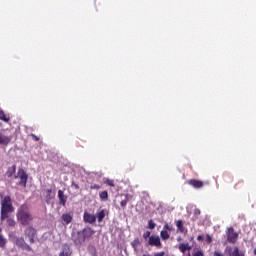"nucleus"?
<instances>
[{
    "instance_id": "c85d7f7f",
    "label": "nucleus",
    "mask_w": 256,
    "mask_h": 256,
    "mask_svg": "<svg viewBox=\"0 0 256 256\" xmlns=\"http://www.w3.org/2000/svg\"><path fill=\"white\" fill-rule=\"evenodd\" d=\"M149 237H151V232H150V231H146V232L143 234V238H144V239H149Z\"/></svg>"
},
{
    "instance_id": "393cba45",
    "label": "nucleus",
    "mask_w": 256,
    "mask_h": 256,
    "mask_svg": "<svg viewBox=\"0 0 256 256\" xmlns=\"http://www.w3.org/2000/svg\"><path fill=\"white\" fill-rule=\"evenodd\" d=\"M46 193H47V196H46L47 199H53V197H55V194H53V190L51 189H47Z\"/></svg>"
},
{
    "instance_id": "ddd939ff",
    "label": "nucleus",
    "mask_w": 256,
    "mask_h": 256,
    "mask_svg": "<svg viewBox=\"0 0 256 256\" xmlns=\"http://www.w3.org/2000/svg\"><path fill=\"white\" fill-rule=\"evenodd\" d=\"M58 198L60 201V205H65V203H67V197L65 196L62 190L58 191Z\"/></svg>"
},
{
    "instance_id": "c756f323",
    "label": "nucleus",
    "mask_w": 256,
    "mask_h": 256,
    "mask_svg": "<svg viewBox=\"0 0 256 256\" xmlns=\"http://www.w3.org/2000/svg\"><path fill=\"white\" fill-rule=\"evenodd\" d=\"M192 256H203V252L201 250L195 252Z\"/></svg>"
},
{
    "instance_id": "412c9836",
    "label": "nucleus",
    "mask_w": 256,
    "mask_h": 256,
    "mask_svg": "<svg viewBox=\"0 0 256 256\" xmlns=\"http://www.w3.org/2000/svg\"><path fill=\"white\" fill-rule=\"evenodd\" d=\"M160 237H162L164 241H167V239H169V232H167V230H162L160 232Z\"/></svg>"
},
{
    "instance_id": "2eb2a0df",
    "label": "nucleus",
    "mask_w": 256,
    "mask_h": 256,
    "mask_svg": "<svg viewBox=\"0 0 256 256\" xmlns=\"http://www.w3.org/2000/svg\"><path fill=\"white\" fill-rule=\"evenodd\" d=\"M62 221H64V223L66 225H69V223H71V221H73V216H71V214H63Z\"/></svg>"
},
{
    "instance_id": "f8f14e48",
    "label": "nucleus",
    "mask_w": 256,
    "mask_h": 256,
    "mask_svg": "<svg viewBox=\"0 0 256 256\" xmlns=\"http://www.w3.org/2000/svg\"><path fill=\"white\" fill-rule=\"evenodd\" d=\"M178 249L181 253H185L186 251H191L192 247L189 243H182L178 246Z\"/></svg>"
},
{
    "instance_id": "f257e3e1",
    "label": "nucleus",
    "mask_w": 256,
    "mask_h": 256,
    "mask_svg": "<svg viewBox=\"0 0 256 256\" xmlns=\"http://www.w3.org/2000/svg\"><path fill=\"white\" fill-rule=\"evenodd\" d=\"M17 221L20 225L27 227V225H31V221H33V214L29 210V206L27 204H22L17 211Z\"/></svg>"
},
{
    "instance_id": "58836bf2",
    "label": "nucleus",
    "mask_w": 256,
    "mask_h": 256,
    "mask_svg": "<svg viewBox=\"0 0 256 256\" xmlns=\"http://www.w3.org/2000/svg\"><path fill=\"white\" fill-rule=\"evenodd\" d=\"M92 189H99V186H97V185L92 186Z\"/></svg>"
},
{
    "instance_id": "f704fd0d",
    "label": "nucleus",
    "mask_w": 256,
    "mask_h": 256,
    "mask_svg": "<svg viewBox=\"0 0 256 256\" xmlns=\"http://www.w3.org/2000/svg\"><path fill=\"white\" fill-rule=\"evenodd\" d=\"M167 230H171V228H169V225L165 224V225H164V230H163V231H167Z\"/></svg>"
},
{
    "instance_id": "f03ea898",
    "label": "nucleus",
    "mask_w": 256,
    "mask_h": 256,
    "mask_svg": "<svg viewBox=\"0 0 256 256\" xmlns=\"http://www.w3.org/2000/svg\"><path fill=\"white\" fill-rule=\"evenodd\" d=\"M0 205H1V220L5 221L9 213H13L15 208L13 207V202L11 201L10 196H4L3 193H0Z\"/></svg>"
},
{
    "instance_id": "ea45409f",
    "label": "nucleus",
    "mask_w": 256,
    "mask_h": 256,
    "mask_svg": "<svg viewBox=\"0 0 256 256\" xmlns=\"http://www.w3.org/2000/svg\"><path fill=\"white\" fill-rule=\"evenodd\" d=\"M253 253H254V255H256V248L254 249Z\"/></svg>"
},
{
    "instance_id": "a211bd4d",
    "label": "nucleus",
    "mask_w": 256,
    "mask_h": 256,
    "mask_svg": "<svg viewBox=\"0 0 256 256\" xmlns=\"http://www.w3.org/2000/svg\"><path fill=\"white\" fill-rule=\"evenodd\" d=\"M96 219H97L98 223H101V221H103V219H105V210H100L96 214Z\"/></svg>"
},
{
    "instance_id": "5701e85b",
    "label": "nucleus",
    "mask_w": 256,
    "mask_h": 256,
    "mask_svg": "<svg viewBox=\"0 0 256 256\" xmlns=\"http://www.w3.org/2000/svg\"><path fill=\"white\" fill-rule=\"evenodd\" d=\"M7 225L8 227H15L16 225L15 219L9 218V216H7Z\"/></svg>"
},
{
    "instance_id": "f3484780",
    "label": "nucleus",
    "mask_w": 256,
    "mask_h": 256,
    "mask_svg": "<svg viewBox=\"0 0 256 256\" xmlns=\"http://www.w3.org/2000/svg\"><path fill=\"white\" fill-rule=\"evenodd\" d=\"M16 166L13 165L11 167L8 168L7 172H6V177H13V175H15V171H16Z\"/></svg>"
},
{
    "instance_id": "bb28decb",
    "label": "nucleus",
    "mask_w": 256,
    "mask_h": 256,
    "mask_svg": "<svg viewBox=\"0 0 256 256\" xmlns=\"http://www.w3.org/2000/svg\"><path fill=\"white\" fill-rule=\"evenodd\" d=\"M143 256H165V252H158V253H155L154 255L143 254Z\"/></svg>"
},
{
    "instance_id": "4c0bfd02",
    "label": "nucleus",
    "mask_w": 256,
    "mask_h": 256,
    "mask_svg": "<svg viewBox=\"0 0 256 256\" xmlns=\"http://www.w3.org/2000/svg\"><path fill=\"white\" fill-rule=\"evenodd\" d=\"M202 239H203V236H198V237H197V240H198V241H201Z\"/></svg>"
},
{
    "instance_id": "1a4fd4ad",
    "label": "nucleus",
    "mask_w": 256,
    "mask_h": 256,
    "mask_svg": "<svg viewBox=\"0 0 256 256\" xmlns=\"http://www.w3.org/2000/svg\"><path fill=\"white\" fill-rule=\"evenodd\" d=\"M83 220L84 223L93 224L95 223V221H97V216H95L94 214H89L88 212H84Z\"/></svg>"
},
{
    "instance_id": "c9c22d12",
    "label": "nucleus",
    "mask_w": 256,
    "mask_h": 256,
    "mask_svg": "<svg viewBox=\"0 0 256 256\" xmlns=\"http://www.w3.org/2000/svg\"><path fill=\"white\" fill-rule=\"evenodd\" d=\"M214 256H221V253L215 251V252H214Z\"/></svg>"
},
{
    "instance_id": "e433bc0d",
    "label": "nucleus",
    "mask_w": 256,
    "mask_h": 256,
    "mask_svg": "<svg viewBox=\"0 0 256 256\" xmlns=\"http://www.w3.org/2000/svg\"><path fill=\"white\" fill-rule=\"evenodd\" d=\"M32 137H34L35 141L39 140V137L35 136L34 134H32Z\"/></svg>"
},
{
    "instance_id": "4468645a",
    "label": "nucleus",
    "mask_w": 256,
    "mask_h": 256,
    "mask_svg": "<svg viewBox=\"0 0 256 256\" xmlns=\"http://www.w3.org/2000/svg\"><path fill=\"white\" fill-rule=\"evenodd\" d=\"M189 184L195 189H201V187H203V183L199 180H190Z\"/></svg>"
},
{
    "instance_id": "4be33fe9",
    "label": "nucleus",
    "mask_w": 256,
    "mask_h": 256,
    "mask_svg": "<svg viewBox=\"0 0 256 256\" xmlns=\"http://www.w3.org/2000/svg\"><path fill=\"white\" fill-rule=\"evenodd\" d=\"M0 119L1 121H5V123H9V118H7V115H5V112H3V110H0Z\"/></svg>"
},
{
    "instance_id": "0eeeda50",
    "label": "nucleus",
    "mask_w": 256,
    "mask_h": 256,
    "mask_svg": "<svg viewBox=\"0 0 256 256\" xmlns=\"http://www.w3.org/2000/svg\"><path fill=\"white\" fill-rule=\"evenodd\" d=\"M226 251L230 256H245V252L239 250L237 247H234L233 249H231V247H227Z\"/></svg>"
},
{
    "instance_id": "39448f33",
    "label": "nucleus",
    "mask_w": 256,
    "mask_h": 256,
    "mask_svg": "<svg viewBox=\"0 0 256 256\" xmlns=\"http://www.w3.org/2000/svg\"><path fill=\"white\" fill-rule=\"evenodd\" d=\"M92 235H95V231L91 228H85L82 231V237L80 238V240H75V243L77 245L83 243V241H85V239H89V237H92Z\"/></svg>"
},
{
    "instance_id": "20e7f679",
    "label": "nucleus",
    "mask_w": 256,
    "mask_h": 256,
    "mask_svg": "<svg viewBox=\"0 0 256 256\" xmlns=\"http://www.w3.org/2000/svg\"><path fill=\"white\" fill-rule=\"evenodd\" d=\"M24 235L26 239H29L30 243H35V235H37V230L32 226L26 227L24 230Z\"/></svg>"
},
{
    "instance_id": "dca6fc26",
    "label": "nucleus",
    "mask_w": 256,
    "mask_h": 256,
    "mask_svg": "<svg viewBox=\"0 0 256 256\" xmlns=\"http://www.w3.org/2000/svg\"><path fill=\"white\" fill-rule=\"evenodd\" d=\"M9 137L3 135V134H0V145H9Z\"/></svg>"
},
{
    "instance_id": "a878e982",
    "label": "nucleus",
    "mask_w": 256,
    "mask_h": 256,
    "mask_svg": "<svg viewBox=\"0 0 256 256\" xmlns=\"http://www.w3.org/2000/svg\"><path fill=\"white\" fill-rule=\"evenodd\" d=\"M154 227H156L155 222H153V220H149L148 221V229H153Z\"/></svg>"
},
{
    "instance_id": "2f4dec72",
    "label": "nucleus",
    "mask_w": 256,
    "mask_h": 256,
    "mask_svg": "<svg viewBox=\"0 0 256 256\" xmlns=\"http://www.w3.org/2000/svg\"><path fill=\"white\" fill-rule=\"evenodd\" d=\"M206 241H207V243H211V241H212L211 236L207 235L206 236Z\"/></svg>"
},
{
    "instance_id": "9b49d317",
    "label": "nucleus",
    "mask_w": 256,
    "mask_h": 256,
    "mask_svg": "<svg viewBox=\"0 0 256 256\" xmlns=\"http://www.w3.org/2000/svg\"><path fill=\"white\" fill-rule=\"evenodd\" d=\"M59 256H71V247H69L67 244H64Z\"/></svg>"
},
{
    "instance_id": "6e6552de",
    "label": "nucleus",
    "mask_w": 256,
    "mask_h": 256,
    "mask_svg": "<svg viewBox=\"0 0 256 256\" xmlns=\"http://www.w3.org/2000/svg\"><path fill=\"white\" fill-rule=\"evenodd\" d=\"M16 245L18 247H21L22 249H25L26 251H31V246H29L23 237L16 238Z\"/></svg>"
},
{
    "instance_id": "b1692460",
    "label": "nucleus",
    "mask_w": 256,
    "mask_h": 256,
    "mask_svg": "<svg viewBox=\"0 0 256 256\" xmlns=\"http://www.w3.org/2000/svg\"><path fill=\"white\" fill-rule=\"evenodd\" d=\"M108 197H109V194L107 193V191H103L100 193L101 201H107Z\"/></svg>"
},
{
    "instance_id": "aec40b11",
    "label": "nucleus",
    "mask_w": 256,
    "mask_h": 256,
    "mask_svg": "<svg viewBox=\"0 0 256 256\" xmlns=\"http://www.w3.org/2000/svg\"><path fill=\"white\" fill-rule=\"evenodd\" d=\"M1 231H3V230L0 228V247H5V245L7 243V239H5V236H3Z\"/></svg>"
},
{
    "instance_id": "473e14b6",
    "label": "nucleus",
    "mask_w": 256,
    "mask_h": 256,
    "mask_svg": "<svg viewBox=\"0 0 256 256\" xmlns=\"http://www.w3.org/2000/svg\"><path fill=\"white\" fill-rule=\"evenodd\" d=\"M138 243H139V240H134V241L132 242V247H135Z\"/></svg>"
},
{
    "instance_id": "72a5a7b5",
    "label": "nucleus",
    "mask_w": 256,
    "mask_h": 256,
    "mask_svg": "<svg viewBox=\"0 0 256 256\" xmlns=\"http://www.w3.org/2000/svg\"><path fill=\"white\" fill-rule=\"evenodd\" d=\"M194 213H195V215H200V214H201V211H200L199 209H195V210H194Z\"/></svg>"
},
{
    "instance_id": "9d476101",
    "label": "nucleus",
    "mask_w": 256,
    "mask_h": 256,
    "mask_svg": "<svg viewBox=\"0 0 256 256\" xmlns=\"http://www.w3.org/2000/svg\"><path fill=\"white\" fill-rule=\"evenodd\" d=\"M238 237H239V234L237 232H235V230H233V228H230L228 230L227 240L229 241V243H235V241H237Z\"/></svg>"
},
{
    "instance_id": "423d86ee",
    "label": "nucleus",
    "mask_w": 256,
    "mask_h": 256,
    "mask_svg": "<svg viewBox=\"0 0 256 256\" xmlns=\"http://www.w3.org/2000/svg\"><path fill=\"white\" fill-rule=\"evenodd\" d=\"M148 245L152 247H161V238L159 236L152 235L148 238Z\"/></svg>"
},
{
    "instance_id": "cd10ccee",
    "label": "nucleus",
    "mask_w": 256,
    "mask_h": 256,
    "mask_svg": "<svg viewBox=\"0 0 256 256\" xmlns=\"http://www.w3.org/2000/svg\"><path fill=\"white\" fill-rule=\"evenodd\" d=\"M105 183H106V185H109V187H115V184L113 183V180L107 179V180L105 181Z\"/></svg>"
},
{
    "instance_id": "7c9ffc66",
    "label": "nucleus",
    "mask_w": 256,
    "mask_h": 256,
    "mask_svg": "<svg viewBox=\"0 0 256 256\" xmlns=\"http://www.w3.org/2000/svg\"><path fill=\"white\" fill-rule=\"evenodd\" d=\"M120 205H121L122 207H125V206L127 205V201L122 200L121 203H120Z\"/></svg>"
},
{
    "instance_id": "a19ab883",
    "label": "nucleus",
    "mask_w": 256,
    "mask_h": 256,
    "mask_svg": "<svg viewBox=\"0 0 256 256\" xmlns=\"http://www.w3.org/2000/svg\"><path fill=\"white\" fill-rule=\"evenodd\" d=\"M177 241H181V237L177 238Z\"/></svg>"
},
{
    "instance_id": "7ed1b4c3",
    "label": "nucleus",
    "mask_w": 256,
    "mask_h": 256,
    "mask_svg": "<svg viewBox=\"0 0 256 256\" xmlns=\"http://www.w3.org/2000/svg\"><path fill=\"white\" fill-rule=\"evenodd\" d=\"M14 179H18V185L21 187H27V179H29V176L23 169H19L17 174L14 175Z\"/></svg>"
},
{
    "instance_id": "6ab92c4d",
    "label": "nucleus",
    "mask_w": 256,
    "mask_h": 256,
    "mask_svg": "<svg viewBox=\"0 0 256 256\" xmlns=\"http://www.w3.org/2000/svg\"><path fill=\"white\" fill-rule=\"evenodd\" d=\"M176 226H177L178 230L180 231V233H187V230H185V227H183V221L177 220Z\"/></svg>"
}]
</instances>
